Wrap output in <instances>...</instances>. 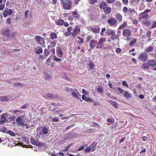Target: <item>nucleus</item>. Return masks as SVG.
<instances>
[{
	"instance_id": "5",
	"label": "nucleus",
	"mask_w": 156,
	"mask_h": 156,
	"mask_svg": "<svg viewBox=\"0 0 156 156\" xmlns=\"http://www.w3.org/2000/svg\"><path fill=\"white\" fill-rule=\"evenodd\" d=\"M80 31V27L78 26H76L73 30V32L72 33V35L73 37H76L79 33Z\"/></svg>"
},
{
	"instance_id": "54",
	"label": "nucleus",
	"mask_w": 156,
	"mask_h": 156,
	"mask_svg": "<svg viewBox=\"0 0 156 156\" xmlns=\"http://www.w3.org/2000/svg\"><path fill=\"white\" fill-rule=\"evenodd\" d=\"M16 117L14 115H12L10 117H9V119L11 121H12L14 119H15Z\"/></svg>"
},
{
	"instance_id": "59",
	"label": "nucleus",
	"mask_w": 156,
	"mask_h": 156,
	"mask_svg": "<svg viewBox=\"0 0 156 156\" xmlns=\"http://www.w3.org/2000/svg\"><path fill=\"white\" fill-rule=\"evenodd\" d=\"M117 90L120 93H122L124 91V90L123 89L119 87L117 88Z\"/></svg>"
},
{
	"instance_id": "3",
	"label": "nucleus",
	"mask_w": 156,
	"mask_h": 156,
	"mask_svg": "<svg viewBox=\"0 0 156 156\" xmlns=\"http://www.w3.org/2000/svg\"><path fill=\"white\" fill-rule=\"evenodd\" d=\"M49 132V127L48 126H43L41 131L40 132V135H43L47 134Z\"/></svg>"
},
{
	"instance_id": "62",
	"label": "nucleus",
	"mask_w": 156,
	"mask_h": 156,
	"mask_svg": "<svg viewBox=\"0 0 156 156\" xmlns=\"http://www.w3.org/2000/svg\"><path fill=\"white\" fill-rule=\"evenodd\" d=\"M116 18L118 20H121L122 19V16L120 14H118L116 15Z\"/></svg>"
},
{
	"instance_id": "40",
	"label": "nucleus",
	"mask_w": 156,
	"mask_h": 156,
	"mask_svg": "<svg viewBox=\"0 0 156 156\" xmlns=\"http://www.w3.org/2000/svg\"><path fill=\"white\" fill-rule=\"evenodd\" d=\"M139 0H129L130 2L132 4H137L139 2Z\"/></svg>"
},
{
	"instance_id": "42",
	"label": "nucleus",
	"mask_w": 156,
	"mask_h": 156,
	"mask_svg": "<svg viewBox=\"0 0 156 156\" xmlns=\"http://www.w3.org/2000/svg\"><path fill=\"white\" fill-rule=\"evenodd\" d=\"M57 41H52L50 42V44L52 47H55L56 45Z\"/></svg>"
},
{
	"instance_id": "15",
	"label": "nucleus",
	"mask_w": 156,
	"mask_h": 156,
	"mask_svg": "<svg viewBox=\"0 0 156 156\" xmlns=\"http://www.w3.org/2000/svg\"><path fill=\"white\" fill-rule=\"evenodd\" d=\"M56 51L57 56L60 57H61L63 53L61 51V48L59 47L57 48Z\"/></svg>"
},
{
	"instance_id": "61",
	"label": "nucleus",
	"mask_w": 156,
	"mask_h": 156,
	"mask_svg": "<svg viewBox=\"0 0 156 156\" xmlns=\"http://www.w3.org/2000/svg\"><path fill=\"white\" fill-rule=\"evenodd\" d=\"M122 84L123 86H124L127 87H129L128 85L127 84V83H126V82L125 81H124L122 82Z\"/></svg>"
},
{
	"instance_id": "34",
	"label": "nucleus",
	"mask_w": 156,
	"mask_h": 156,
	"mask_svg": "<svg viewBox=\"0 0 156 156\" xmlns=\"http://www.w3.org/2000/svg\"><path fill=\"white\" fill-rule=\"evenodd\" d=\"M5 133L7 134H9L11 136H15V133L10 130L8 131Z\"/></svg>"
},
{
	"instance_id": "56",
	"label": "nucleus",
	"mask_w": 156,
	"mask_h": 156,
	"mask_svg": "<svg viewBox=\"0 0 156 156\" xmlns=\"http://www.w3.org/2000/svg\"><path fill=\"white\" fill-rule=\"evenodd\" d=\"M6 130V129L5 127H3L2 128L0 129V131L3 133H5Z\"/></svg>"
},
{
	"instance_id": "44",
	"label": "nucleus",
	"mask_w": 156,
	"mask_h": 156,
	"mask_svg": "<svg viewBox=\"0 0 156 156\" xmlns=\"http://www.w3.org/2000/svg\"><path fill=\"white\" fill-rule=\"evenodd\" d=\"M89 66L91 69H93L94 67V64L92 62H90L89 64Z\"/></svg>"
},
{
	"instance_id": "41",
	"label": "nucleus",
	"mask_w": 156,
	"mask_h": 156,
	"mask_svg": "<svg viewBox=\"0 0 156 156\" xmlns=\"http://www.w3.org/2000/svg\"><path fill=\"white\" fill-rule=\"evenodd\" d=\"M97 91L99 92L102 93L103 92V88L99 86L97 89Z\"/></svg>"
},
{
	"instance_id": "57",
	"label": "nucleus",
	"mask_w": 156,
	"mask_h": 156,
	"mask_svg": "<svg viewBox=\"0 0 156 156\" xmlns=\"http://www.w3.org/2000/svg\"><path fill=\"white\" fill-rule=\"evenodd\" d=\"M151 31H148L146 34L147 37V38H150L151 37Z\"/></svg>"
},
{
	"instance_id": "19",
	"label": "nucleus",
	"mask_w": 156,
	"mask_h": 156,
	"mask_svg": "<svg viewBox=\"0 0 156 156\" xmlns=\"http://www.w3.org/2000/svg\"><path fill=\"white\" fill-rule=\"evenodd\" d=\"M141 16L140 17V19H147L148 18V15L146 13H142L141 14Z\"/></svg>"
},
{
	"instance_id": "33",
	"label": "nucleus",
	"mask_w": 156,
	"mask_h": 156,
	"mask_svg": "<svg viewBox=\"0 0 156 156\" xmlns=\"http://www.w3.org/2000/svg\"><path fill=\"white\" fill-rule=\"evenodd\" d=\"M11 112H12L14 114H16V113L17 112H19L20 114H21L23 113V110H18L16 109L15 110H12Z\"/></svg>"
},
{
	"instance_id": "31",
	"label": "nucleus",
	"mask_w": 156,
	"mask_h": 156,
	"mask_svg": "<svg viewBox=\"0 0 156 156\" xmlns=\"http://www.w3.org/2000/svg\"><path fill=\"white\" fill-rule=\"evenodd\" d=\"M37 48H39L36 51V53L37 54H39L43 52V49L41 47H38Z\"/></svg>"
},
{
	"instance_id": "60",
	"label": "nucleus",
	"mask_w": 156,
	"mask_h": 156,
	"mask_svg": "<svg viewBox=\"0 0 156 156\" xmlns=\"http://www.w3.org/2000/svg\"><path fill=\"white\" fill-rule=\"evenodd\" d=\"M52 121H53L54 122H58L59 121V119L58 118L55 117V118H53V119H52Z\"/></svg>"
},
{
	"instance_id": "53",
	"label": "nucleus",
	"mask_w": 156,
	"mask_h": 156,
	"mask_svg": "<svg viewBox=\"0 0 156 156\" xmlns=\"http://www.w3.org/2000/svg\"><path fill=\"white\" fill-rule=\"evenodd\" d=\"M85 101L87 102H92V99L90 98L87 97Z\"/></svg>"
},
{
	"instance_id": "7",
	"label": "nucleus",
	"mask_w": 156,
	"mask_h": 156,
	"mask_svg": "<svg viewBox=\"0 0 156 156\" xmlns=\"http://www.w3.org/2000/svg\"><path fill=\"white\" fill-rule=\"evenodd\" d=\"M57 95H54L51 93L45 94L43 95V97L46 99H52L56 98Z\"/></svg>"
},
{
	"instance_id": "26",
	"label": "nucleus",
	"mask_w": 156,
	"mask_h": 156,
	"mask_svg": "<svg viewBox=\"0 0 156 156\" xmlns=\"http://www.w3.org/2000/svg\"><path fill=\"white\" fill-rule=\"evenodd\" d=\"M127 25V22L124 21L123 23L121 24L119 27V29H122L124 28Z\"/></svg>"
},
{
	"instance_id": "58",
	"label": "nucleus",
	"mask_w": 156,
	"mask_h": 156,
	"mask_svg": "<svg viewBox=\"0 0 156 156\" xmlns=\"http://www.w3.org/2000/svg\"><path fill=\"white\" fill-rule=\"evenodd\" d=\"M27 106L28 104H26L21 106L20 108L22 109H25L27 107Z\"/></svg>"
},
{
	"instance_id": "18",
	"label": "nucleus",
	"mask_w": 156,
	"mask_h": 156,
	"mask_svg": "<svg viewBox=\"0 0 156 156\" xmlns=\"http://www.w3.org/2000/svg\"><path fill=\"white\" fill-rule=\"evenodd\" d=\"M131 94L129 93L127 91H125L123 95V96L126 98L129 99V98H131Z\"/></svg>"
},
{
	"instance_id": "63",
	"label": "nucleus",
	"mask_w": 156,
	"mask_h": 156,
	"mask_svg": "<svg viewBox=\"0 0 156 156\" xmlns=\"http://www.w3.org/2000/svg\"><path fill=\"white\" fill-rule=\"evenodd\" d=\"M115 4L116 6L119 7H120L121 6V4L119 2H117L115 3Z\"/></svg>"
},
{
	"instance_id": "12",
	"label": "nucleus",
	"mask_w": 156,
	"mask_h": 156,
	"mask_svg": "<svg viewBox=\"0 0 156 156\" xmlns=\"http://www.w3.org/2000/svg\"><path fill=\"white\" fill-rule=\"evenodd\" d=\"M97 43V41L96 40H92L90 41L89 44V46L91 49H93Z\"/></svg>"
},
{
	"instance_id": "9",
	"label": "nucleus",
	"mask_w": 156,
	"mask_h": 156,
	"mask_svg": "<svg viewBox=\"0 0 156 156\" xmlns=\"http://www.w3.org/2000/svg\"><path fill=\"white\" fill-rule=\"evenodd\" d=\"M64 8L66 9L69 10L71 9L72 7V2H69L67 3H65L63 4Z\"/></svg>"
},
{
	"instance_id": "16",
	"label": "nucleus",
	"mask_w": 156,
	"mask_h": 156,
	"mask_svg": "<svg viewBox=\"0 0 156 156\" xmlns=\"http://www.w3.org/2000/svg\"><path fill=\"white\" fill-rule=\"evenodd\" d=\"M119 38V35L115 34V32L112 35L111 37V39L113 41L118 39Z\"/></svg>"
},
{
	"instance_id": "51",
	"label": "nucleus",
	"mask_w": 156,
	"mask_h": 156,
	"mask_svg": "<svg viewBox=\"0 0 156 156\" xmlns=\"http://www.w3.org/2000/svg\"><path fill=\"white\" fill-rule=\"evenodd\" d=\"M80 40V41L78 42V43L79 44H83L84 43V40L83 39H82L80 37H77Z\"/></svg>"
},
{
	"instance_id": "64",
	"label": "nucleus",
	"mask_w": 156,
	"mask_h": 156,
	"mask_svg": "<svg viewBox=\"0 0 156 156\" xmlns=\"http://www.w3.org/2000/svg\"><path fill=\"white\" fill-rule=\"evenodd\" d=\"M156 27V22L155 21H154L153 23V24L151 27V28H154Z\"/></svg>"
},
{
	"instance_id": "20",
	"label": "nucleus",
	"mask_w": 156,
	"mask_h": 156,
	"mask_svg": "<svg viewBox=\"0 0 156 156\" xmlns=\"http://www.w3.org/2000/svg\"><path fill=\"white\" fill-rule=\"evenodd\" d=\"M104 9V12H105V13L106 14H108L111 11V8L108 7H105Z\"/></svg>"
},
{
	"instance_id": "46",
	"label": "nucleus",
	"mask_w": 156,
	"mask_h": 156,
	"mask_svg": "<svg viewBox=\"0 0 156 156\" xmlns=\"http://www.w3.org/2000/svg\"><path fill=\"white\" fill-rule=\"evenodd\" d=\"M106 28H103L101 29V32L100 33V34L101 36H103L104 35V32L106 30Z\"/></svg>"
},
{
	"instance_id": "48",
	"label": "nucleus",
	"mask_w": 156,
	"mask_h": 156,
	"mask_svg": "<svg viewBox=\"0 0 156 156\" xmlns=\"http://www.w3.org/2000/svg\"><path fill=\"white\" fill-rule=\"evenodd\" d=\"M3 16L4 17H6L8 15V11L5 10H4L3 12Z\"/></svg>"
},
{
	"instance_id": "17",
	"label": "nucleus",
	"mask_w": 156,
	"mask_h": 156,
	"mask_svg": "<svg viewBox=\"0 0 156 156\" xmlns=\"http://www.w3.org/2000/svg\"><path fill=\"white\" fill-rule=\"evenodd\" d=\"M109 103L115 108H118V104L115 101L111 100L109 101Z\"/></svg>"
},
{
	"instance_id": "29",
	"label": "nucleus",
	"mask_w": 156,
	"mask_h": 156,
	"mask_svg": "<svg viewBox=\"0 0 156 156\" xmlns=\"http://www.w3.org/2000/svg\"><path fill=\"white\" fill-rule=\"evenodd\" d=\"M53 47L50 45H48V48L50 50V51L52 52V54H55V49Z\"/></svg>"
},
{
	"instance_id": "45",
	"label": "nucleus",
	"mask_w": 156,
	"mask_h": 156,
	"mask_svg": "<svg viewBox=\"0 0 156 156\" xmlns=\"http://www.w3.org/2000/svg\"><path fill=\"white\" fill-rule=\"evenodd\" d=\"M91 150V148L89 146V147L85 148L84 149V151L86 153H88Z\"/></svg>"
},
{
	"instance_id": "30",
	"label": "nucleus",
	"mask_w": 156,
	"mask_h": 156,
	"mask_svg": "<svg viewBox=\"0 0 156 156\" xmlns=\"http://www.w3.org/2000/svg\"><path fill=\"white\" fill-rule=\"evenodd\" d=\"M89 147L91 148V151H95L96 149V145L95 144V143H93L92 144L90 145Z\"/></svg>"
},
{
	"instance_id": "14",
	"label": "nucleus",
	"mask_w": 156,
	"mask_h": 156,
	"mask_svg": "<svg viewBox=\"0 0 156 156\" xmlns=\"http://www.w3.org/2000/svg\"><path fill=\"white\" fill-rule=\"evenodd\" d=\"M116 20H108V23L111 26H115L116 25Z\"/></svg>"
},
{
	"instance_id": "39",
	"label": "nucleus",
	"mask_w": 156,
	"mask_h": 156,
	"mask_svg": "<svg viewBox=\"0 0 156 156\" xmlns=\"http://www.w3.org/2000/svg\"><path fill=\"white\" fill-rule=\"evenodd\" d=\"M31 144L34 145H36L38 140L36 141L35 139L31 138L30 140Z\"/></svg>"
},
{
	"instance_id": "4",
	"label": "nucleus",
	"mask_w": 156,
	"mask_h": 156,
	"mask_svg": "<svg viewBox=\"0 0 156 156\" xmlns=\"http://www.w3.org/2000/svg\"><path fill=\"white\" fill-rule=\"evenodd\" d=\"M139 58L143 62L146 61L148 59L147 54L146 52L142 53L139 55Z\"/></svg>"
},
{
	"instance_id": "37",
	"label": "nucleus",
	"mask_w": 156,
	"mask_h": 156,
	"mask_svg": "<svg viewBox=\"0 0 156 156\" xmlns=\"http://www.w3.org/2000/svg\"><path fill=\"white\" fill-rule=\"evenodd\" d=\"M105 2H102L99 5V7L101 9H104L105 8Z\"/></svg>"
},
{
	"instance_id": "23",
	"label": "nucleus",
	"mask_w": 156,
	"mask_h": 156,
	"mask_svg": "<svg viewBox=\"0 0 156 156\" xmlns=\"http://www.w3.org/2000/svg\"><path fill=\"white\" fill-rule=\"evenodd\" d=\"M50 37L52 40H54L57 38V35L55 33L52 32L50 34Z\"/></svg>"
},
{
	"instance_id": "35",
	"label": "nucleus",
	"mask_w": 156,
	"mask_h": 156,
	"mask_svg": "<svg viewBox=\"0 0 156 156\" xmlns=\"http://www.w3.org/2000/svg\"><path fill=\"white\" fill-rule=\"evenodd\" d=\"M45 145V144L44 142L41 143L38 141L36 146L42 147L44 146Z\"/></svg>"
},
{
	"instance_id": "6",
	"label": "nucleus",
	"mask_w": 156,
	"mask_h": 156,
	"mask_svg": "<svg viewBox=\"0 0 156 156\" xmlns=\"http://www.w3.org/2000/svg\"><path fill=\"white\" fill-rule=\"evenodd\" d=\"M122 34L125 37H129L131 35V31L128 29H124L122 31Z\"/></svg>"
},
{
	"instance_id": "11",
	"label": "nucleus",
	"mask_w": 156,
	"mask_h": 156,
	"mask_svg": "<svg viewBox=\"0 0 156 156\" xmlns=\"http://www.w3.org/2000/svg\"><path fill=\"white\" fill-rule=\"evenodd\" d=\"M147 63L151 66L153 67L156 66V60H149L148 61Z\"/></svg>"
},
{
	"instance_id": "55",
	"label": "nucleus",
	"mask_w": 156,
	"mask_h": 156,
	"mask_svg": "<svg viewBox=\"0 0 156 156\" xmlns=\"http://www.w3.org/2000/svg\"><path fill=\"white\" fill-rule=\"evenodd\" d=\"M89 2L91 4H94L97 2V0H89Z\"/></svg>"
},
{
	"instance_id": "47",
	"label": "nucleus",
	"mask_w": 156,
	"mask_h": 156,
	"mask_svg": "<svg viewBox=\"0 0 156 156\" xmlns=\"http://www.w3.org/2000/svg\"><path fill=\"white\" fill-rule=\"evenodd\" d=\"M107 121L108 122L113 123L114 122V119L113 118H108L107 120Z\"/></svg>"
},
{
	"instance_id": "38",
	"label": "nucleus",
	"mask_w": 156,
	"mask_h": 156,
	"mask_svg": "<svg viewBox=\"0 0 156 156\" xmlns=\"http://www.w3.org/2000/svg\"><path fill=\"white\" fill-rule=\"evenodd\" d=\"M44 54L45 56H47L50 54V52L47 49H44Z\"/></svg>"
},
{
	"instance_id": "50",
	"label": "nucleus",
	"mask_w": 156,
	"mask_h": 156,
	"mask_svg": "<svg viewBox=\"0 0 156 156\" xmlns=\"http://www.w3.org/2000/svg\"><path fill=\"white\" fill-rule=\"evenodd\" d=\"M71 34L72 35L71 32L68 31L67 32H65L64 33L66 37H68Z\"/></svg>"
},
{
	"instance_id": "49",
	"label": "nucleus",
	"mask_w": 156,
	"mask_h": 156,
	"mask_svg": "<svg viewBox=\"0 0 156 156\" xmlns=\"http://www.w3.org/2000/svg\"><path fill=\"white\" fill-rule=\"evenodd\" d=\"M72 145V144H69L66 147H65V149L63 150V151L65 152V151H67Z\"/></svg>"
},
{
	"instance_id": "13",
	"label": "nucleus",
	"mask_w": 156,
	"mask_h": 156,
	"mask_svg": "<svg viewBox=\"0 0 156 156\" xmlns=\"http://www.w3.org/2000/svg\"><path fill=\"white\" fill-rule=\"evenodd\" d=\"M90 29L95 34H97L99 32L100 28L99 27L96 28L94 27H90Z\"/></svg>"
},
{
	"instance_id": "43",
	"label": "nucleus",
	"mask_w": 156,
	"mask_h": 156,
	"mask_svg": "<svg viewBox=\"0 0 156 156\" xmlns=\"http://www.w3.org/2000/svg\"><path fill=\"white\" fill-rule=\"evenodd\" d=\"M22 117H23V115H21V116L17 118V119L16 120V121L17 123H18L22 121V118H21Z\"/></svg>"
},
{
	"instance_id": "24",
	"label": "nucleus",
	"mask_w": 156,
	"mask_h": 156,
	"mask_svg": "<svg viewBox=\"0 0 156 156\" xmlns=\"http://www.w3.org/2000/svg\"><path fill=\"white\" fill-rule=\"evenodd\" d=\"M137 41L136 39L133 38V39L130 41L129 43V45L130 46H132L136 43Z\"/></svg>"
},
{
	"instance_id": "27",
	"label": "nucleus",
	"mask_w": 156,
	"mask_h": 156,
	"mask_svg": "<svg viewBox=\"0 0 156 156\" xmlns=\"http://www.w3.org/2000/svg\"><path fill=\"white\" fill-rule=\"evenodd\" d=\"M73 16L74 19H79L80 17L79 15L76 12H72Z\"/></svg>"
},
{
	"instance_id": "1",
	"label": "nucleus",
	"mask_w": 156,
	"mask_h": 156,
	"mask_svg": "<svg viewBox=\"0 0 156 156\" xmlns=\"http://www.w3.org/2000/svg\"><path fill=\"white\" fill-rule=\"evenodd\" d=\"M106 41V39L105 37H102L101 38L98 42L97 45L96 46V48H102L104 47V43Z\"/></svg>"
},
{
	"instance_id": "8",
	"label": "nucleus",
	"mask_w": 156,
	"mask_h": 156,
	"mask_svg": "<svg viewBox=\"0 0 156 156\" xmlns=\"http://www.w3.org/2000/svg\"><path fill=\"white\" fill-rule=\"evenodd\" d=\"M34 38L36 40V42L37 43V44H39L41 41H42L43 43H44V39L39 36H36Z\"/></svg>"
},
{
	"instance_id": "25",
	"label": "nucleus",
	"mask_w": 156,
	"mask_h": 156,
	"mask_svg": "<svg viewBox=\"0 0 156 156\" xmlns=\"http://www.w3.org/2000/svg\"><path fill=\"white\" fill-rule=\"evenodd\" d=\"M9 100L8 97L7 96H3L0 97V101H7Z\"/></svg>"
},
{
	"instance_id": "32",
	"label": "nucleus",
	"mask_w": 156,
	"mask_h": 156,
	"mask_svg": "<svg viewBox=\"0 0 156 156\" xmlns=\"http://www.w3.org/2000/svg\"><path fill=\"white\" fill-rule=\"evenodd\" d=\"M153 49V48L152 46H150L145 49V52H149L150 51H152Z\"/></svg>"
},
{
	"instance_id": "52",
	"label": "nucleus",
	"mask_w": 156,
	"mask_h": 156,
	"mask_svg": "<svg viewBox=\"0 0 156 156\" xmlns=\"http://www.w3.org/2000/svg\"><path fill=\"white\" fill-rule=\"evenodd\" d=\"M54 59L55 61H56L57 62H58L59 61H62L61 59L57 58L56 56H55L54 57Z\"/></svg>"
},
{
	"instance_id": "36",
	"label": "nucleus",
	"mask_w": 156,
	"mask_h": 156,
	"mask_svg": "<svg viewBox=\"0 0 156 156\" xmlns=\"http://www.w3.org/2000/svg\"><path fill=\"white\" fill-rule=\"evenodd\" d=\"M72 95L73 98H74L78 100L79 99L78 96L77 94L74 91H73L72 93Z\"/></svg>"
},
{
	"instance_id": "21",
	"label": "nucleus",
	"mask_w": 156,
	"mask_h": 156,
	"mask_svg": "<svg viewBox=\"0 0 156 156\" xmlns=\"http://www.w3.org/2000/svg\"><path fill=\"white\" fill-rule=\"evenodd\" d=\"M149 66L148 63H145L143 64L142 68L144 70H146L149 68Z\"/></svg>"
},
{
	"instance_id": "28",
	"label": "nucleus",
	"mask_w": 156,
	"mask_h": 156,
	"mask_svg": "<svg viewBox=\"0 0 156 156\" xmlns=\"http://www.w3.org/2000/svg\"><path fill=\"white\" fill-rule=\"evenodd\" d=\"M64 20H57L55 22V23L57 25H62L63 24Z\"/></svg>"
},
{
	"instance_id": "2",
	"label": "nucleus",
	"mask_w": 156,
	"mask_h": 156,
	"mask_svg": "<svg viewBox=\"0 0 156 156\" xmlns=\"http://www.w3.org/2000/svg\"><path fill=\"white\" fill-rule=\"evenodd\" d=\"M10 30L8 28H3L1 30L2 34L5 37H10Z\"/></svg>"
},
{
	"instance_id": "10",
	"label": "nucleus",
	"mask_w": 156,
	"mask_h": 156,
	"mask_svg": "<svg viewBox=\"0 0 156 156\" xmlns=\"http://www.w3.org/2000/svg\"><path fill=\"white\" fill-rule=\"evenodd\" d=\"M5 114L6 113H4L1 115V117L0 118V124H2L6 121V119L5 116Z\"/></svg>"
},
{
	"instance_id": "22",
	"label": "nucleus",
	"mask_w": 156,
	"mask_h": 156,
	"mask_svg": "<svg viewBox=\"0 0 156 156\" xmlns=\"http://www.w3.org/2000/svg\"><path fill=\"white\" fill-rule=\"evenodd\" d=\"M115 32V31L112 30L108 29L106 30V33L109 36L112 35Z\"/></svg>"
}]
</instances>
